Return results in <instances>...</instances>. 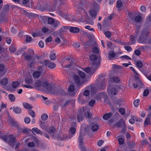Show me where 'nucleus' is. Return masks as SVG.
I'll return each instance as SVG.
<instances>
[{
  "mask_svg": "<svg viewBox=\"0 0 151 151\" xmlns=\"http://www.w3.org/2000/svg\"><path fill=\"white\" fill-rule=\"evenodd\" d=\"M9 49L10 51L12 53L14 52L16 50V48L13 46L11 45Z\"/></svg>",
  "mask_w": 151,
  "mask_h": 151,
  "instance_id": "obj_38",
  "label": "nucleus"
},
{
  "mask_svg": "<svg viewBox=\"0 0 151 151\" xmlns=\"http://www.w3.org/2000/svg\"><path fill=\"white\" fill-rule=\"evenodd\" d=\"M76 129L74 127H71L69 129L70 132L72 134H74L76 132Z\"/></svg>",
  "mask_w": 151,
  "mask_h": 151,
  "instance_id": "obj_45",
  "label": "nucleus"
},
{
  "mask_svg": "<svg viewBox=\"0 0 151 151\" xmlns=\"http://www.w3.org/2000/svg\"><path fill=\"white\" fill-rule=\"evenodd\" d=\"M90 14L92 17L93 19H95L97 15V13L94 10H91L90 11Z\"/></svg>",
  "mask_w": 151,
  "mask_h": 151,
  "instance_id": "obj_22",
  "label": "nucleus"
},
{
  "mask_svg": "<svg viewBox=\"0 0 151 151\" xmlns=\"http://www.w3.org/2000/svg\"><path fill=\"white\" fill-rule=\"evenodd\" d=\"M54 21L53 19L52 18L49 17L48 18V24H53Z\"/></svg>",
  "mask_w": 151,
  "mask_h": 151,
  "instance_id": "obj_39",
  "label": "nucleus"
},
{
  "mask_svg": "<svg viewBox=\"0 0 151 151\" xmlns=\"http://www.w3.org/2000/svg\"><path fill=\"white\" fill-rule=\"evenodd\" d=\"M44 62L45 65L47 66L50 69H53L56 66V64L55 63L52 62H50L48 60H45Z\"/></svg>",
  "mask_w": 151,
  "mask_h": 151,
  "instance_id": "obj_7",
  "label": "nucleus"
},
{
  "mask_svg": "<svg viewBox=\"0 0 151 151\" xmlns=\"http://www.w3.org/2000/svg\"><path fill=\"white\" fill-rule=\"evenodd\" d=\"M104 34L107 38H110L111 36V33L109 31H107L105 32Z\"/></svg>",
  "mask_w": 151,
  "mask_h": 151,
  "instance_id": "obj_46",
  "label": "nucleus"
},
{
  "mask_svg": "<svg viewBox=\"0 0 151 151\" xmlns=\"http://www.w3.org/2000/svg\"><path fill=\"white\" fill-rule=\"evenodd\" d=\"M48 118V116L46 114H42L41 116V119L43 121L46 120Z\"/></svg>",
  "mask_w": 151,
  "mask_h": 151,
  "instance_id": "obj_31",
  "label": "nucleus"
},
{
  "mask_svg": "<svg viewBox=\"0 0 151 151\" xmlns=\"http://www.w3.org/2000/svg\"><path fill=\"white\" fill-rule=\"evenodd\" d=\"M83 136L81 135V134H80L79 137L78 142L79 144L80 148H81V150L82 151H85L86 150L84 147L83 146Z\"/></svg>",
  "mask_w": 151,
  "mask_h": 151,
  "instance_id": "obj_9",
  "label": "nucleus"
},
{
  "mask_svg": "<svg viewBox=\"0 0 151 151\" xmlns=\"http://www.w3.org/2000/svg\"><path fill=\"white\" fill-rule=\"evenodd\" d=\"M23 105L24 107L27 109H31L32 108V106L31 105L26 103H24Z\"/></svg>",
  "mask_w": 151,
  "mask_h": 151,
  "instance_id": "obj_23",
  "label": "nucleus"
},
{
  "mask_svg": "<svg viewBox=\"0 0 151 151\" xmlns=\"http://www.w3.org/2000/svg\"><path fill=\"white\" fill-rule=\"evenodd\" d=\"M6 43L9 45L12 42V40L11 38L9 37H7L6 38Z\"/></svg>",
  "mask_w": 151,
  "mask_h": 151,
  "instance_id": "obj_59",
  "label": "nucleus"
},
{
  "mask_svg": "<svg viewBox=\"0 0 151 151\" xmlns=\"http://www.w3.org/2000/svg\"><path fill=\"white\" fill-rule=\"evenodd\" d=\"M150 32L147 30L143 29L142 30L141 36L139 37V42L142 43H146V38L145 37L148 36L149 35Z\"/></svg>",
  "mask_w": 151,
  "mask_h": 151,
  "instance_id": "obj_5",
  "label": "nucleus"
},
{
  "mask_svg": "<svg viewBox=\"0 0 151 151\" xmlns=\"http://www.w3.org/2000/svg\"><path fill=\"white\" fill-rule=\"evenodd\" d=\"M122 6V3L120 1H117L116 3V7L118 8H121Z\"/></svg>",
  "mask_w": 151,
  "mask_h": 151,
  "instance_id": "obj_51",
  "label": "nucleus"
},
{
  "mask_svg": "<svg viewBox=\"0 0 151 151\" xmlns=\"http://www.w3.org/2000/svg\"><path fill=\"white\" fill-rule=\"evenodd\" d=\"M113 79L114 81L116 83H118L120 81V78L116 76H113Z\"/></svg>",
  "mask_w": 151,
  "mask_h": 151,
  "instance_id": "obj_30",
  "label": "nucleus"
},
{
  "mask_svg": "<svg viewBox=\"0 0 151 151\" xmlns=\"http://www.w3.org/2000/svg\"><path fill=\"white\" fill-rule=\"evenodd\" d=\"M78 73L79 75H75L73 76L74 81L75 83L78 85H81L86 82L87 81L86 80V74L83 71L78 70Z\"/></svg>",
  "mask_w": 151,
  "mask_h": 151,
  "instance_id": "obj_2",
  "label": "nucleus"
},
{
  "mask_svg": "<svg viewBox=\"0 0 151 151\" xmlns=\"http://www.w3.org/2000/svg\"><path fill=\"white\" fill-rule=\"evenodd\" d=\"M112 114L111 113H106L103 116V118L104 119L107 120L111 118L112 116Z\"/></svg>",
  "mask_w": 151,
  "mask_h": 151,
  "instance_id": "obj_18",
  "label": "nucleus"
},
{
  "mask_svg": "<svg viewBox=\"0 0 151 151\" xmlns=\"http://www.w3.org/2000/svg\"><path fill=\"white\" fill-rule=\"evenodd\" d=\"M40 124L41 127L43 129H44L45 128V125L44 122L40 121Z\"/></svg>",
  "mask_w": 151,
  "mask_h": 151,
  "instance_id": "obj_56",
  "label": "nucleus"
},
{
  "mask_svg": "<svg viewBox=\"0 0 151 151\" xmlns=\"http://www.w3.org/2000/svg\"><path fill=\"white\" fill-rule=\"evenodd\" d=\"M67 60L68 61V62L70 63L69 64L67 65H66V67H70L71 65H73L74 64L73 62L71 59H67Z\"/></svg>",
  "mask_w": 151,
  "mask_h": 151,
  "instance_id": "obj_33",
  "label": "nucleus"
},
{
  "mask_svg": "<svg viewBox=\"0 0 151 151\" xmlns=\"http://www.w3.org/2000/svg\"><path fill=\"white\" fill-rule=\"evenodd\" d=\"M60 23L59 21L57 20H55L54 21L52 24L53 27L55 28L56 27L59 26L60 24Z\"/></svg>",
  "mask_w": 151,
  "mask_h": 151,
  "instance_id": "obj_36",
  "label": "nucleus"
},
{
  "mask_svg": "<svg viewBox=\"0 0 151 151\" xmlns=\"http://www.w3.org/2000/svg\"><path fill=\"white\" fill-rule=\"evenodd\" d=\"M89 58L90 60L93 61L91 63L92 68L88 67L83 68V70L89 75H91L94 73L95 70L100 64V59L94 54L91 55Z\"/></svg>",
  "mask_w": 151,
  "mask_h": 151,
  "instance_id": "obj_1",
  "label": "nucleus"
},
{
  "mask_svg": "<svg viewBox=\"0 0 151 151\" xmlns=\"http://www.w3.org/2000/svg\"><path fill=\"white\" fill-rule=\"evenodd\" d=\"M140 10L142 12H145L146 11L145 7L144 5L141 6L140 7Z\"/></svg>",
  "mask_w": 151,
  "mask_h": 151,
  "instance_id": "obj_64",
  "label": "nucleus"
},
{
  "mask_svg": "<svg viewBox=\"0 0 151 151\" xmlns=\"http://www.w3.org/2000/svg\"><path fill=\"white\" fill-rule=\"evenodd\" d=\"M35 143L33 142H29L28 144V146L29 147H32L35 146Z\"/></svg>",
  "mask_w": 151,
  "mask_h": 151,
  "instance_id": "obj_54",
  "label": "nucleus"
},
{
  "mask_svg": "<svg viewBox=\"0 0 151 151\" xmlns=\"http://www.w3.org/2000/svg\"><path fill=\"white\" fill-rule=\"evenodd\" d=\"M142 17L140 16H138L135 18V20L136 22H139L141 21Z\"/></svg>",
  "mask_w": 151,
  "mask_h": 151,
  "instance_id": "obj_49",
  "label": "nucleus"
},
{
  "mask_svg": "<svg viewBox=\"0 0 151 151\" xmlns=\"http://www.w3.org/2000/svg\"><path fill=\"white\" fill-rule=\"evenodd\" d=\"M150 119L149 117L146 118L145 121V125H148L150 124Z\"/></svg>",
  "mask_w": 151,
  "mask_h": 151,
  "instance_id": "obj_43",
  "label": "nucleus"
},
{
  "mask_svg": "<svg viewBox=\"0 0 151 151\" xmlns=\"http://www.w3.org/2000/svg\"><path fill=\"white\" fill-rule=\"evenodd\" d=\"M50 59L52 60H55L56 58V57L55 53H51L50 55Z\"/></svg>",
  "mask_w": 151,
  "mask_h": 151,
  "instance_id": "obj_35",
  "label": "nucleus"
},
{
  "mask_svg": "<svg viewBox=\"0 0 151 151\" xmlns=\"http://www.w3.org/2000/svg\"><path fill=\"white\" fill-rule=\"evenodd\" d=\"M91 129L93 132L96 131L99 129V126L97 124H95L92 127Z\"/></svg>",
  "mask_w": 151,
  "mask_h": 151,
  "instance_id": "obj_32",
  "label": "nucleus"
},
{
  "mask_svg": "<svg viewBox=\"0 0 151 151\" xmlns=\"http://www.w3.org/2000/svg\"><path fill=\"white\" fill-rule=\"evenodd\" d=\"M116 56L115 53L113 51H111L109 52V59L112 60H113Z\"/></svg>",
  "mask_w": 151,
  "mask_h": 151,
  "instance_id": "obj_15",
  "label": "nucleus"
},
{
  "mask_svg": "<svg viewBox=\"0 0 151 151\" xmlns=\"http://www.w3.org/2000/svg\"><path fill=\"white\" fill-rule=\"evenodd\" d=\"M25 81L26 83L31 84L33 82L32 78L31 77H26L25 78Z\"/></svg>",
  "mask_w": 151,
  "mask_h": 151,
  "instance_id": "obj_21",
  "label": "nucleus"
},
{
  "mask_svg": "<svg viewBox=\"0 0 151 151\" xmlns=\"http://www.w3.org/2000/svg\"><path fill=\"white\" fill-rule=\"evenodd\" d=\"M137 65L139 68H142V67L143 64L142 62L138 61L136 63Z\"/></svg>",
  "mask_w": 151,
  "mask_h": 151,
  "instance_id": "obj_52",
  "label": "nucleus"
},
{
  "mask_svg": "<svg viewBox=\"0 0 151 151\" xmlns=\"http://www.w3.org/2000/svg\"><path fill=\"white\" fill-rule=\"evenodd\" d=\"M113 15L111 14L107 18L104 19L103 21V25H105L108 22V20H111L113 18Z\"/></svg>",
  "mask_w": 151,
  "mask_h": 151,
  "instance_id": "obj_16",
  "label": "nucleus"
},
{
  "mask_svg": "<svg viewBox=\"0 0 151 151\" xmlns=\"http://www.w3.org/2000/svg\"><path fill=\"white\" fill-rule=\"evenodd\" d=\"M133 86L134 88H137L139 86H143V83L140 81H138L137 83H133Z\"/></svg>",
  "mask_w": 151,
  "mask_h": 151,
  "instance_id": "obj_19",
  "label": "nucleus"
},
{
  "mask_svg": "<svg viewBox=\"0 0 151 151\" xmlns=\"http://www.w3.org/2000/svg\"><path fill=\"white\" fill-rule=\"evenodd\" d=\"M55 128L53 127H51L49 128V132L51 134L53 133L55 131Z\"/></svg>",
  "mask_w": 151,
  "mask_h": 151,
  "instance_id": "obj_41",
  "label": "nucleus"
},
{
  "mask_svg": "<svg viewBox=\"0 0 151 151\" xmlns=\"http://www.w3.org/2000/svg\"><path fill=\"white\" fill-rule=\"evenodd\" d=\"M29 114L33 118L35 117V112L32 110H30L28 111Z\"/></svg>",
  "mask_w": 151,
  "mask_h": 151,
  "instance_id": "obj_40",
  "label": "nucleus"
},
{
  "mask_svg": "<svg viewBox=\"0 0 151 151\" xmlns=\"http://www.w3.org/2000/svg\"><path fill=\"white\" fill-rule=\"evenodd\" d=\"M10 100L12 102H14L15 100V98L14 96L12 94H9L8 96Z\"/></svg>",
  "mask_w": 151,
  "mask_h": 151,
  "instance_id": "obj_28",
  "label": "nucleus"
},
{
  "mask_svg": "<svg viewBox=\"0 0 151 151\" xmlns=\"http://www.w3.org/2000/svg\"><path fill=\"white\" fill-rule=\"evenodd\" d=\"M8 82V79L5 78H4L0 80V85L3 86L6 85Z\"/></svg>",
  "mask_w": 151,
  "mask_h": 151,
  "instance_id": "obj_10",
  "label": "nucleus"
},
{
  "mask_svg": "<svg viewBox=\"0 0 151 151\" xmlns=\"http://www.w3.org/2000/svg\"><path fill=\"white\" fill-rule=\"evenodd\" d=\"M4 140L10 146L14 148L16 142V138L12 135L4 137L3 138Z\"/></svg>",
  "mask_w": 151,
  "mask_h": 151,
  "instance_id": "obj_3",
  "label": "nucleus"
},
{
  "mask_svg": "<svg viewBox=\"0 0 151 151\" xmlns=\"http://www.w3.org/2000/svg\"><path fill=\"white\" fill-rule=\"evenodd\" d=\"M13 111L17 114H19L22 112L21 108L18 106L14 107H13Z\"/></svg>",
  "mask_w": 151,
  "mask_h": 151,
  "instance_id": "obj_13",
  "label": "nucleus"
},
{
  "mask_svg": "<svg viewBox=\"0 0 151 151\" xmlns=\"http://www.w3.org/2000/svg\"><path fill=\"white\" fill-rule=\"evenodd\" d=\"M149 91L148 90L146 89L144 90L143 92V95L144 96H147L149 94Z\"/></svg>",
  "mask_w": 151,
  "mask_h": 151,
  "instance_id": "obj_61",
  "label": "nucleus"
},
{
  "mask_svg": "<svg viewBox=\"0 0 151 151\" xmlns=\"http://www.w3.org/2000/svg\"><path fill=\"white\" fill-rule=\"evenodd\" d=\"M43 90L42 91L48 93H54V91L52 86L47 82H44L42 83Z\"/></svg>",
  "mask_w": 151,
  "mask_h": 151,
  "instance_id": "obj_4",
  "label": "nucleus"
},
{
  "mask_svg": "<svg viewBox=\"0 0 151 151\" xmlns=\"http://www.w3.org/2000/svg\"><path fill=\"white\" fill-rule=\"evenodd\" d=\"M19 85V83L18 81L14 82L12 83V87L14 88H17Z\"/></svg>",
  "mask_w": 151,
  "mask_h": 151,
  "instance_id": "obj_29",
  "label": "nucleus"
},
{
  "mask_svg": "<svg viewBox=\"0 0 151 151\" xmlns=\"http://www.w3.org/2000/svg\"><path fill=\"white\" fill-rule=\"evenodd\" d=\"M138 34V32L137 31L136 32V34L137 35L136 37L133 36H130V41H131V43H128V45L134 44L135 43V38L137 36Z\"/></svg>",
  "mask_w": 151,
  "mask_h": 151,
  "instance_id": "obj_14",
  "label": "nucleus"
},
{
  "mask_svg": "<svg viewBox=\"0 0 151 151\" xmlns=\"http://www.w3.org/2000/svg\"><path fill=\"white\" fill-rule=\"evenodd\" d=\"M70 31L72 33H76L79 32V29L77 27H72L70 29Z\"/></svg>",
  "mask_w": 151,
  "mask_h": 151,
  "instance_id": "obj_17",
  "label": "nucleus"
},
{
  "mask_svg": "<svg viewBox=\"0 0 151 151\" xmlns=\"http://www.w3.org/2000/svg\"><path fill=\"white\" fill-rule=\"evenodd\" d=\"M106 82V81L104 80L102 82V83L101 85V86L100 87V88L101 89H103L105 88V83Z\"/></svg>",
  "mask_w": 151,
  "mask_h": 151,
  "instance_id": "obj_34",
  "label": "nucleus"
},
{
  "mask_svg": "<svg viewBox=\"0 0 151 151\" xmlns=\"http://www.w3.org/2000/svg\"><path fill=\"white\" fill-rule=\"evenodd\" d=\"M124 48L126 50L129 52L131 51L132 50V48L129 46H124Z\"/></svg>",
  "mask_w": 151,
  "mask_h": 151,
  "instance_id": "obj_55",
  "label": "nucleus"
},
{
  "mask_svg": "<svg viewBox=\"0 0 151 151\" xmlns=\"http://www.w3.org/2000/svg\"><path fill=\"white\" fill-rule=\"evenodd\" d=\"M140 101V100L139 99H137L135 100L134 102V106L135 107H138L139 105V103Z\"/></svg>",
  "mask_w": 151,
  "mask_h": 151,
  "instance_id": "obj_48",
  "label": "nucleus"
},
{
  "mask_svg": "<svg viewBox=\"0 0 151 151\" xmlns=\"http://www.w3.org/2000/svg\"><path fill=\"white\" fill-rule=\"evenodd\" d=\"M121 124L122 127H124V128H126V125L125 124V122L124 119H121L120 120Z\"/></svg>",
  "mask_w": 151,
  "mask_h": 151,
  "instance_id": "obj_37",
  "label": "nucleus"
},
{
  "mask_svg": "<svg viewBox=\"0 0 151 151\" xmlns=\"http://www.w3.org/2000/svg\"><path fill=\"white\" fill-rule=\"evenodd\" d=\"M93 52L95 54H98L99 52V50L96 47H94L92 49Z\"/></svg>",
  "mask_w": 151,
  "mask_h": 151,
  "instance_id": "obj_42",
  "label": "nucleus"
},
{
  "mask_svg": "<svg viewBox=\"0 0 151 151\" xmlns=\"http://www.w3.org/2000/svg\"><path fill=\"white\" fill-rule=\"evenodd\" d=\"M74 90V87L73 85H70L68 90L69 92H72Z\"/></svg>",
  "mask_w": 151,
  "mask_h": 151,
  "instance_id": "obj_47",
  "label": "nucleus"
},
{
  "mask_svg": "<svg viewBox=\"0 0 151 151\" xmlns=\"http://www.w3.org/2000/svg\"><path fill=\"white\" fill-rule=\"evenodd\" d=\"M32 130L33 132L37 134H40L41 135L42 134V132L37 128H32Z\"/></svg>",
  "mask_w": 151,
  "mask_h": 151,
  "instance_id": "obj_25",
  "label": "nucleus"
},
{
  "mask_svg": "<svg viewBox=\"0 0 151 151\" xmlns=\"http://www.w3.org/2000/svg\"><path fill=\"white\" fill-rule=\"evenodd\" d=\"M119 144L120 145H123L124 143V140L122 138H120L118 139Z\"/></svg>",
  "mask_w": 151,
  "mask_h": 151,
  "instance_id": "obj_57",
  "label": "nucleus"
},
{
  "mask_svg": "<svg viewBox=\"0 0 151 151\" xmlns=\"http://www.w3.org/2000/svg\"><path fill=\"white\" fill-rule=\"evenodd\" d=\"M89 19L88 16L86 12H85V15L82 17L81 19V21L84 22L87 21Z\"/></svg>",
  "mask_w": 151,
  "mask_h": 151,
  "instance_id": "obj_24",
  "label": "nucleus"
},
{
  "mask_svg": "<svg viewBox=\"0 0 151 151\" xmlns=\"http://www.w3.org/2000/svg\"><path fill=\"white\" fill-rule=\"evenodd\" d=\"M34 52L32 49H29L28 50V53H24L22 56L24 57V59L27 60H30L32 58Z\"/></svg>",
  "mask_w": 151,
  "mask_h": 151,
  "instance_id": "obj_6",
  "label": "nucleus"
},
{
  "mask_svg": "<svg viewBox=\"0 0 151 151\" xmlns=\"http://www.w3.org/2000/svg\"><path fill=\"white\" fill-rule=\"evenodd\" d=\"M9 123L12 126H15L17 124V122H15V120L12 119H10L9 120Z\"/></svg>",
  "mask_w": 151,
  "mask_h": 151,
  "instance_id": "obj_26",
  "label": "nucleus"
},
{
  "mask_svg": "<svg viewBox=\"0 0 151 151\" xmlns=\"http://www.w3.org/2000/svg\"><path fill=\"white\" fill-rule=\"evenodd\" d=\"M35 59L36 61H37V62L41 60V57L40 56H38L37 55H35Z\"/></svg>",
  "mask_w": 151,
  "mask_h": 151,
  "instance_id": "obj_50",
  "label": "nucleus"
},
{
  "mask_svg": "<svg viewBox=\"0 0 151 151\" xmlns=\"http://www.w3.org/2000/svg\"><path fill=\"white\" fill-rule=\"evenodd\" d=\"M37 63V61L34 58H33V60L32 61H30L28 63V66L29 67L31 68L32 67L35 63Z\"/></svg>",
  "mask_w": 151,
  "mask_h": 151,
  "instance_id": "obj_27",
  "label": "nucleus"
},
{
  "mask_svg": "<svg viewBox=\"0 0 151 151\" xmlns=\"http://www.w3.org/2000/svg\"><path fill=\"white\" fill-rule=\"evenodd\" d=\"M78 121L79 122L82 121L83 119V117L82 115H79V114H78Z\"/></svg>",
  "mask_w": 151,
  "mask_h": 151,
  "instance_id": "obj_58",
  "label": "nucleus"
},
{
  "mask_svg": "<svg viewBox=\"0 0 151 151\" xmlns=\"http://www.w3.org/2000/svg\"><path fill=\"white\" fill-rule=\"evenodd\" d=\"M124 101L123 100H119L116 103L115 106L116 108H119L120 106L124 104Z\"/></svg>",
  "mask_w": 151,
  "mask_h": 151,
  "instance_id": "obj_11",
  "label": "nucleus"
},
{
  "mask_svg": "<svg viewBox=\"0 0 151 151\" xmlns=\"http://www.w3.org/2000/svg\"><path fill=\"white\" fill-rule=\"evenodd\" d=\"M107 92L109 95L112 96L116 95L117 91L115 88L109 86L108 88Z\"/></svg>",
  "mask_w": 151,
  "mask_h": 151,
  "instance_id": "obj_8",
  "label": "nucleus"
},
{
  "mask_svg": "<svg viewBox=\"0 0 151 151\" xmlns=\"http://www.w3.org/2000/svg\"><path fill=\"white\" fill-rule=\"evenodd\" d=\"M119 111L120 114L122 115H124L125 114V111H124V109L122 108H121L119 109Z\"/></svg>",
  "mask_w": 151,
  "mask_h": 151,
  "instance_id": "obj_53",
  "label": "nucleus"
},
{
  "mask_svg": "<svg viewBox=\"0 0 151 151\" xmlns=\"http://www.w3.org/2000/svg\"><path fill=\"white\" fill-rule=\"evenodd\" d=\"M52 38L51 37H50L46 39L45 41L46 42H49L52 41Z\"/></svg>",
  "mask_w": 151,
  "mask_h": 151,
  "instance_id": "obj_62",
  "label": "nucleus"
},
{
  "mask_svg": "<svg viewBox=\"0 0 151 151\" xmlns=\"http://www.w3.org/2000/svg\"><path fill=\"white\" fill-rule=\"evenodd\" d=\"M82 98L81 96H79L78 98L79 101L81 104H84L85 103V101L82 100Z\"/></svg>",
  "mask_w": 151,
  "mask_h": 151,
  "instance_id": "obj_63",
  "label": "nucleus"
},
{
  "mask_svg": "<svg viewBox=\"0 0 151 151\" xmlns=\"http://www.w3.org/2000/svg\"><path fill=\"white\" fill-rule=\"evenodd\" d=\"M30 119L29 117L27 116L24 119V122L26 124H28L30 122Z\"/></svg>",
  "mask_w": 151,
  "mask_h": 151,
  "instance_id": "obj_44",
  "label": "nucleus"
},
{
  "mask_svg": "<svg viewBox=\"0 0 151 151\" xmlns=\"http://www.w3.org/2000/svg\"><path fill=\"white\" fill-rule=\"evenodd\" d=\"M41 74L40 72L35 71L33 73L32 75L34 78H37L40 77Z\"/></svg>",
  "mask_w": 151,
  "mask_h": 151,
  "instance_id": "obj_20",
  "label": "nucleus"
},
{
  "mask_svg": "<svg viewBox=\"0 0 151 151\" xmlns=\"http://www.w3.org/2000/svg\"><path fill=\"white\" fill-rule=\"evenodd\" d=\"M91 114L90 112H87L85 114V116L86 118H89L91 117Z\"/></svg>",
  "mask_w": 151,
  "mask_h": 151,
  "instance_id": "obj_60",
  "label": "nucleus"
},
{
  "mask_svg": "<svg viewBox=\"0 0 151 151\" xmlns=\"http://www.w3.org/2000/svg\"><path fill=\"white\" fill-rule=\"evenodd\" d=\"M35 86L37 89H41L43 90V86H42L41 82L38 81L35 83Z\"/></svg>",
  "mask_w": 151,
  "mask_h": 151,
  "instance_id": "obj_12",
  "label": "nucleus"
}]
</instances>
